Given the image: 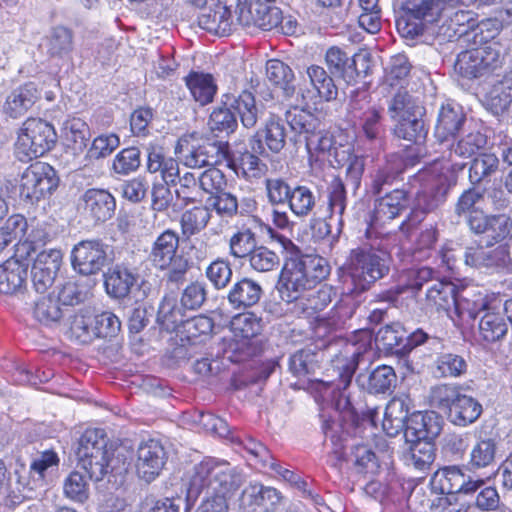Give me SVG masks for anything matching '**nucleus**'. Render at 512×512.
<instances>
[{"mask_svg": "<svg viewBox=\"0 0 512 512\" xmlns=\"http://www.w3.org/2000/svg\"><path fill=\"white\" fill-rule=\"evenodd\" d=\"M243 481L240 471L227 461L207 458L194 466L188 494L197 497L206 490L197 512H230V502Z\"/></svg>", "mask_w": 512, "mask_h": 512, "instance_id": "obj_1", "label": "nucleus"}, {"mask_svg": "<svg viewBox=\"0 0 512 512\" xmlns=\"http://www.w3.org/2000/svg\"><path fill=\"white\" fill-rule=\"evenodd\" d=\"M79 465L90 479L102 480L108 473H122L126 470V457L112 444L101 429H87L79 440L77 449Z\"/></svg>", "mask_w": 512, "mask_h": 512, "instance_id": "obj_2", "label": "nucleus"}, {"mask_svg": "<svg viewBox=\"0 0 512 512\" xmlns=\"http://www.w3.org/2000/svg\"><path fill=\"white\" fill-rule=\"evenodd\" d=\"M463 169L462 164L439 167L433 162L429 168L419 171L413 178V185L419 184L412 210L426 214L442 205L450 186L455 182V174Z\"/></svg>", "mask_w": 512, "mask_h": 512, "instance_id": "obj_3", "label": "nucleus"}, {"mask_svg": "<svg viewBox=\"0 0 512 512\" xmlns=\"http://www.w3.org/2000/svg\"><path fill=\"white\" fill-rule=\"evenodd\" d=\"M341 280L355 290H366L388 272L386 260L371 248L353 249L340 268Z\"/></svg>", "mask_w": 512, "mask_h": 512, "instance_id": "obj_4", "label": "nucleus"}, {"mask_svg": "<svg viewBox=\"0 0 512 512\" xmlns=\"http://www.w3.org/2000/svg\"><path fill=\"white\" fill-rule=\"evenodd\" d=\"M286 122L291 130L304 137L305 146L309 153H327L335 160V152L346 149L336 138L321 129V121L311 112L294 107L286 112Z\"/></svg>", "mask_w": 512, "mask_h": 512, "instance_id": "obj_5", "label": "nucleus"}, {"mask_svg": "<svg viewBox=\"0 0 512 512\" xmlns=\"http://www.w3.org/2000/svg\"><path fill=\"white\" fill-rule=\"evenodd\" d=\"M56 140L52 124L40 118H29L18 132L15 152L20 161L27 162L51 150Z\"/></svg>", "mask_w": 512, "mask_h": 512, "instance_id": "obj_6", "label": "nucleus"}, {"mask_svg": "<svg viewBox=\"0 0 512 512\" xmlns=\"http://www.w3.org/2000/svg\"><path fill=\"white\" fill-rule=\"evenodd\" d=\"M120 329L119 318L110 311L95 314L90 309H81L70 323L71 337L81 344H88L95 338L115 337Z\"/></svg>", "mask_w": 512, "mask_h": 512, "instance_id": "obj_7", "label": "nucleus"}, {"mask_svg": "<svg viewBox=\"0 0 512 512\" xmlns=\"http://www.w3.org/2000/svg\"><path fill=\"white\" fill-rule=\"evenodd\" d=\"M179 240L176 231L166 229L156 237L148 253V259L156 269H169L171 281H178L188 268L187 262L177 255Z\"/></svg>", "mask_w": 512, "mask_h": 512, "instance_id": "obj_8", "label": "nucleus"}, {"mask_svg": "<svg viewBox=\"0 0 512 512\" xmlns=\"http://www.w3.org/2000/svg\"><path fill=\"white\" fill-rule=\"evenodd\" d=\"M501 64V52L497 43L461 52L454 69L464 78L473 79L496 69Z\"/></svg>", "mask_w": 512, "mask_h": 512, "instance_id": "obj_9", "label": "nucleus"}, {"mask_svg": "<svg viewBox=\"0 0 512 512\" xmlns=\"http://www.w3.org/2000/svg\"><path fill=\"white\" fill-rule=\"evenodd\" d=\"M59 179L55 169L47 163L36 162L23 172L20 195L30 203L49 197L57 188Z\"/></svg>", "mask_w": 512, "mask_h": 512, "instance_id": "obj_10", "label": "nucleus"}, {"mask_svg": "<svg viewBox=\"0 0 512 512\" xmlns=\"http://www.w3.org/2000/svg\"><path fill=\"white\" fill-rule=\"evenodd\" d=\"M353 346H348L345 351L337 355L332 360V370L338 376L337 380L331 382L333 391L337 390L338 395L335 398V408L341 412H353V405L350 396L347 393L352 377L357 369L361 353L353 349Z\"/></svg>", "mask_w": 512, "mask_h": 512, "instance_id": "obj_11", "label": "nucleus"}, {"mask_svg": "<svg viewBox=\"0 0 512 512\" xmlns=\"http://www.w3.org/2000/svg\"><path fill=\"white\" fill-rule=\"evenodd\" d=\"M348 111L351 119L358 122L368 140H379L383 133L381 123L382 108L370 103L367 91H356L351 95Z\"/></svg>", "mask_w": 512, "mask_h": 512, "instance_id": "obj_12", "label": "nucleus"}, {"mask_svg": "<svg viewBox=\"0 0 512 512\" xmlns=\"http://www.w3.org/2000/svg\"><path fill=\"white\" fill-rule=\"evenodd\" d=\"M107 246L100 240H83L71 251V264L82 275H94L108 263Z\"/></svg>", "mask_w": 512, "mask_h": 512, "instance_id": "obj_13", "label": "nucleus"}, {"mask_svg": "<svg viewBox=\"0 0 512 512\" xmlns=\"http://www.w3.org/2000/svg\"><path fill=\"white\" fill-rule=\"evenodd\" d=\"M166 462V452L160 441L149 439L137 449L135 469L137 475L147 483L159 476Z\"/></svg>", "mask_w": 512, "mask_h": 512, "instance_id": "obj_14", "label": "nucleus"}, {"mask_svg": "<svg viewBox=\"0 0 512 512\" xmlns=\"http://www.w3.org/2000/svg\"><path fill=\"white\" fill-rule=\"evenodd\" d=\"M281 298L287 303L301 298L308 290L314 288L300 259H289L285 262L280 275Z\"/></svg>", "mask_w": 512, "mask_h": 512, "instance_id": "obj_15", "label": "nucleus"}, {"mask_svg": "<svg viewBox=\"0 0 512 512\" xmlns=\"http://www.w3.org/2000/svg\"><path fill=\"white\" fill-rule=\"evenodd\" d=\"M281 502L279 491L257 483L247 486L241 495V505L247 512H275Z\"/></svg>", "mask_w": 512, "mask_h": 512, "instance_id": "obj_16", "label": "nucleus"}, {"mask_svg": "<svg viewBox=\"0 0 512 512\" xmlns=\"http://www.w3.org/2000/svg\"><path fill=\"white\" fill-rule=\"evenodd\" d=\"M442 430V418L433 411L414 412L410 415L405 438L408 442L434 440Z\"/></svg>", "mask_w": 512, "mask_h": 512, "instance_id": "obj_17", "label": "nucleus"}, {"mask_svg": "<svg viewBox=\"0 0 512 512\" xmlns=\"http://www.w3.org/2000/svg\"><path fill=\"white\" fill-rule=\"evenodd\" d=\"M435 481L438 482L441 493L455 496L457 493H473L484 485L481 479L472 480L456 466L446 467L436 473Z\"/></svg>", "mask_w": 512, "mask_h": 512, "instance_id": "obj_18", "label": "nucleus"}, {"mask_svg": "<svg viewBox=\"0 0 512 512\" xmlns=\"http://www.w3.org/2000/svg\"><path fill=\"white\" fill-rule=\"evenodd\" d=\"M478 330L481 338L491 343L500 341L506 336L508 323L501 300L492 301L490 310L480 317Z\"/></svg>", "mask_w": 512, "mask_h": 512, "instance_id": "obj_19", "label": "nucleus"}, {"mask_svg": "<svg viewBox=\"0 0 512 512\" xmlns=\"http://www.w3.org/2000/svg\"><path fill=\"white\" fill-rule=\"evenodd\" d=\"M83 212L94 222H105L115 210V199L106 190L88 189L82 196Z\"/></svg>", "mask_w": 512, "mask_h": 512, "instance_id": "obj_20", "label": "nucleus"}, {"mask_svg": "<svg viewBox=\"0 0 512 512\" xmlns=\"http://www.w3.org/2000/svg\"><path fill=\"white\" fill-rule=\"evenodd\" d=\"M212 207L218 216L232 219L237 215L245 216L256 210L257 203L252 197L240 199L231 192H219L212 196Z\"/></svg>", "mask_w": 512, "mask_h": 512, "instance_id": "obj_21", "label": "nucleus"}, {"mask_svg": "<svg viewBox=\"0 0 512 512\" xmlns=\"http://www.w3.org/2000/svg\"><path fill=\"white\" fill-rule=\"evenodd\" d=\"M276 0H251L248 15L250 16L247 23L242 26H257L262 30L270 31L278 28L283 20L282 11L274 6Z\"/></svg>", "mask_w": 512, "mask_h": 512, "instance_id": "obj_22", "label": "nucleus"}, {"mask_svg": "<svg viewBox=\"0 0 512 512\" xmlns=\"http://www.w3.org/2000/svg\"><path fill=\"white\" fill-rule=\"evenodd\" d=\"M262 294L263 289L257 281L243 277L231 286L227 300L235 309H246L257 304Z\"/></svg>", "mask_w": 512, "mask_h": 512, "instance_id": "obj_23", "label": "nucleus"}, {"mask_svg": "<svg viewBox=\"0 0 512 512\" xmlns=\"http://www.w3.org/2000/svg\"><path fill=\"white\" fill-rule=\"evenodd\" d=\"M408 207V198L404 190L396 189L375 202L373 222L383 225L393 220Z\"/></svg>", "mask_w": 512, "mask_h": 512, "instance_id": "obj_24", "label": "nucleus"}, {"mask_svg": "<svg viewBox=\"0 0 512 512\" xmlns=\"http://www.w3.org/2000/svg\"><path fill=\"white\" fill-rule=\"evenodd\" d=\"M40 95L33 83H27L13 90L6 98L3 105V112L17 119L27 113V111L36 103Z\"/></svg>", "mask_w": 512, "mask_h": 512, "instance_id": "obj_25", "label": "nucleus"}, {"mask_svg": "<svg viewBox=\"0 0 512 512\" xmlns=\"http://www.w3.org/2000/svg\"><path fill=\"white\" fill-rule=\"evenodd\" d=\"M409 414V399L407 397H394L386 405L382 428L390 437L398 435L406 429Z\"/></svg>", "mask_w": 512, "mask_h": 512, "instance_id": "obj_26", "label": "nucleus"}, {"mask_svg": "<svg viewBox=\"0 0 512 512\" xmlns=\"http://www.w3.org/2000/svg\"><path fill=\"white\" fill-rule=\"evenodd\" d=\"M358 57L350 58L340 47L332 46L326 51L325 63L332 75L341 77L345 82L351 83L359 75L356 68Z\"/></svg>", "mask_w": 512, "mask_h": 512, "instance_id": "obj_27", "label": "nucleus"}, {"mask_svg": "<svg viewBox=\"0 0 512 512\" xmlns=\"http://www.w3.org/2000/svg\"><path fill=\"white\" fill-rule=\"evenodd\" d=\"M27 267L18 259L11 258L0 265V294L20 292L26 284Z\"/></svg>", "mask_w": 512, "mask_h": 512, "instance_id": "obj_28", "label": "nucleus"}, {"mask_svg": "<svg viewBox=\"0 0 512 512\" xmlns=\"http://www.w3.org/2000/svg\"><path fill=\"white\" fill-rule=\"evenodd\" d=\"M487 143L486 136L479 131L470 132L463 136L454 146L449 150L448 157H442V159H435L433 162H438L439 167L445 165L460 164L455 161V157L470 158L475 155L480 149H482ZM463 168L464 163H461Z\"/></svg>", "mask_w": 512, "mask_h": 512, "instance_id": "obj_29", "label": "nucleus"}, {"mask_svg": "<svg viewBox=\"0 0 512 512\" xmlns=\"http://www.w3.org/2000/svg\"><path fill=\"white\" fill-rule=\"evenodd\" d=\"M465 121V115L459 106L442 105L435 126V137L443 144L453 137Z\"/></svg>", "mask_w": 512, "mask_h": 512, "instance_id": "obj_30", "label": "nucleus"}, {"mask_svg": "<svg viewBox=\"0 0 512 512\" xmlns=\"http://www.w3.org/2000/svg\"><path fill=\"white\" fill-rule=\"evenodd\" d=\"M456 301V287L450 282L435 280L425 293V306L430 310H448Z\"/></svg>", "mask_w": 512, "mask_h": 512, "instance_id": "obj_31", "label": "nucleus"}, {"mask_svg": "<svg viewBox=\"0 0 512 512\" xmlns=\"http://www.w3.org/2000/svg\"><path fill=\"white\" fill-rule=\"evenodd\" d=\"M225 97L223 104L238 113L244 127L253 128L260 114L254 95L249 91H242L238 96L226 95Z\"/></svg>", "mask_w": 512, "mask_h": 512, "instance_id": "obj_32", "label": "nucleus"}, {"mask_svg": "<svg viewBox=\"0 0 512 512\" xmlns=\"http://www.w3.org/2000/svg\"><path fill=\"white\" fill-rule=\"evenodd\" d=\"M464 257L466 265L471 267H494L505 265L509 260V253L502 245L494 249L477 247L468 248Z\"/></svg>", "mask_w": 512, "mask_h": 512, "instance_id": "obj_33", "label": "nucleus"}, {"mask_svg": "<svg viewBox=\"0 0 512 512\" xmlns=\"http://www.w3.org/2000/svg\"><path fill=\"white\" fill-rule=\"evenodd\" d=\"M61 137L64 145L74 154L83 152L90 138L89 126L80 118L68 119L64 122Z\"/></svg>", "mask_w": 512, "mask_h": 512, "instance_id": "obj_34", "label": "nucleus"}, {"mask_svg": "<svg viewBox=\"0 0 512 512\" xmlns=\"http://www.w3.org/2000/svg\"><path fill=\"white\" fill-rule=\"evenodd\" d=\"M223 156L221 145L215 142H206L192 147L182 155V161L189 168H201L216 164Z\"/></svg>", "mask_w": 512, "mask_h": 512, "instance_id": "obj_35", "label": "nucleus"}, {"mask_svg": "<svg viewBox=\"0 0 512 512\" xmlns=\"http://www.w3.org/2000/svg\"><path fill=\"white\" fill-rule=\"evenodd\" d=\"M482 414V405L473 397L460 394L451 407L449 418L452 423L465 427L474 423Z\"/></svg>", "mask_w": 512, "mask_h": 512, "instance_id": "obj_36", "label": "nucleus"}, {"mask_svg": "<svg viewBox=\"0 0 512 512\" xmlns=\"http://www.w3.org/2000/svg\"><path fill=\"white\" fill-rule=\"evenodd\" d=\"M396 374L391 366L380 365L368 375H359V384L370 393H385L396 383Z\"/></svg>", "mask_w": 512, "mask_h": 512, "instance_id": "obj_37", "label": "nucleus"}, {"mask_svg": "<svg viewBox=\"0 0 512 512\" xmlns=\"http://www.w3.org/2000/svg\"><path fill=\"white\" fill-rule=\"evenodd\" d=\"M236 18L229 12L217 6V3H211V9L199 17V25L218 35H227L231 32Z\"/></svg>", "mask_w": 512, "mask_h": 512, "instance_id": "obj_38", "label": "nucleus"}, {"mask_svg": "<svg viewBox=\"0 0 512 512\" xmlns=\"http://www.w3.org/2000/svg\"><path fill=\"white\" fill-rule=\"evenodd\" d=\"M135 283V275L127 268L120 266L110 269L104 281L107 293L115 298L127 296Z\"/></svg>", "mask_w": 512, "mask_h": 512, "instance_id": "obj_39", "label": "nucleus"}, {"mask_svg": "<svg viewBox=\"0 0 512 512\" xmlns=\"http://www.w3.org/2000/svg\"><path fill=\"white\" fill-rule=\"evenodd\" d=\"M185 82L195 101L201 105L212 102L217 86L210 74L192 72L185 78Z\"/></svg>", "mask_w": 512, "mask_h": 512, "instance_id": "obj_40", "label": "nucleus"}, {"mask_svg": "<svg viewBox=\"0 0 512 512\" xmlns=\"http://www.w3.org/2000/svg\"><path fill=\"white\" fill-rule=\"evenodd\" d=\"M335 162L345 166L346 180L349 181L354 190L360 186L361 178L365 169V159L351 153V147L335 152Z\"/></svg>", "mask_w": 512, "mask_h": 512, "instance_id": "obj_41", "label": "nucleus"}, {"mask_svg": "<svg viewBox=\"0 0 512 512\" xmlns=\"http://www.w3.org/2000/svg\"><path fill=\"white\" fill-rule=\"evenodd\" d=\"M266 76L270 83L283 90L286 97L294 94V73L284 62L277 59L269 60L266 64Z\"/></svg>", "mask_w": 512, "mask_h": 512, "instance_id": "obj_42", "label": "nucleus"}, {"mask_svg": "<svg viewBox=\"0 0 512 512\" xmlns=\"http://www.w3.org/2000/svg\"><path fill=\"white\" fill-rule=\"evenodd\" d=\"M306 76L319 97L325 101L335 100L338 89L331 76L319 65H311L306 69Z\"/></svg>", "mask_w": 512, "mask_h": 512, "instance_id": "obj_43", "label": "nucleus"}, {"mask_svg": "<svg viewBox=\"0 0 512 512\" xmlns=\"http://www.w3.org/2000/svg\"><path fill=\"white\" fill-rule=\"evenodd\" d=\"M260 133L272 152L279 153L285 147L287 133L284 122L279 116L271 113Z\"/></svg>", "mask_w": 512, "mask_h": 512, "instance_id": "obj_44", "label": "nucleus"}, {"mask_svg": "<svg viewBox=\"0 0 512 512\" xmlns=\"http://www.w3.org/2000/svg\"><path fill=\"white\" fill-rule=\"evenodd\" d=\"M211 218L209 208L195 206L184 211L180 218L181 232L185 237H191L203 230Z\"/></svg>", "mask_w": 512, "mask_h": 512, "instance_id": "obj_45", "label": "nucleus"}, {"mask_svg": "<svg viewBox=\"0 0 512 512\" xmlns=\"http://www.w3.org/2000/svg\"><path fill=\"white\" fill-rule=\"evenodd\" d=\"M288 207L298 218L308 217L316 207V196L307 186L297 185L293 188Z\"/></svg>", "mask_w": 512, "mask_h": 512, "instance_id": "obj_46", "label": "nucleus"}, {"mask_svg": "<svg viewBox=\"0 0 512 512\" xmlns=\"http://www.w3.org/2000/svg\"><path fill=\"white\" fill-rule=\"evenodd\" d=\"M231 331L236 339L249 340L262 331V320L253 313L238 314L231 320Z\"/></svg>", "mask_w": 512, "mask_h": 512, "instance_id": "obj_47", "label": "nucleus"}, {"mask_svg": "<svg viewBox=\"0 0 512 512\" xmlns=\"http://www.w3.org/2000/svg\"><path fill=\"white\" fill-rule=\"evenodd\" d=\"M410 451L406 456L408 466H412L419 471H425L430 468L434 462V446L431 441L411 442Z\"/></svg>", "mask_w": 512, "mask_h": 512, "instance_id": "obj_48", "label": "nucleus"}, {"mask_svg": "<svg viewBox=\"0 0 512 512\" xmlns=\"http://www.w3.org/2000/svg\"><path fill=\"white\" fill-rule=\"evenodd\" d=\"M34 317L41 323L49 325L57 322L63 315L59 302L52 298L51 294H40L34 300Z\"/></svg>", "mask_w": 512, "mask_h": 512, "instance_id": "obj_49", "label": "nucleus"}, {"mask_svg": "<svg viewBox=\"0 0 512 512\" xmlns=\"http://www.w3.org/2000/svg\"><path fill=\"white\" fill-rule=\"evenodd\" d=\"M158 320L167 329H175L186 322L185 308L178 306L173 296H165L158 309Z\"/></svg>", "mask_w": 512, "mask_h": 512, "instance_id": "obj_50", "label": "nucleus"}, {"mask_svg": "<svg viewBox=\"0 0 512 512\" xmlns=\"http://www.w3.org/2000/svg\"><path fill=\"white\" fill-rule=\"evenodd\" d=\"M423 113H417V116H406L397 119L398 123L395 127V135L398 138L417 143L422 140L426 131L424 129V122L422 120Z\"/></svg>", "mask_w": 512, "mask_h": 512, "instance_id": "obj_51", "label": "nucleus"}, {"mask_svg": "<svg viewBox=\"0 0 512 512\" xmlns=\"http://www.w3.org/2000/svg\"><path fill=\"white\" fill-rule=\"evenodd\" d=\"M499 165L497 156L493 153H482L475 157L469 169V179L472 184H478L494 174Z\"/></svg>", "mask_w": 512, "mask_h": 512, "instance_id": "obj_52", "label": "nucleus"}, {"mask_svg": "<svg viewBox=\"0 0 512 512\" xmlns=\"http://www.w3.org/2000/svg\"><path fill=\"white\" fill-rule=\"evenodd\" d=\"M502 24L498 18H487L480 21L476 27L466 36L478 47L488 46L502 30Z\"/></svg>", "mask_w": 512, "mask_h": 512, "instance_id": "obj_53", "label": "nucleus"}, {"mask_svg": "<svg viewBox=\"0 0 512 512\" xmlns=\"http://www.w3.org/2000/svg\"><path fill=\"white\" fill-rule=\"evenodd\" d=\"M229 254L236 258L249 256L256 247L255 234L250 228H242L235 232L228 241Z\"/></svg>", "mask_w": 512, "mask_h": 512, "instance_id": "obj_54", "label": "nucleus"}, {"mask_svg": "<svg viewBox=\"0 0 512 512\" xmlns=\"http://www.w3.org/2000/svg\"><path fill=\"white\" fill-rule=\"evenodd\" d=\"M495 299H488L485 295L478 293L473 298H466L457 295V301L454 305L460 315L467 314L469 318L475 319L482 316L487 310H490L492 301Z\"/></svg>", "mask_w": 512, "mask_h": 512, "instance_id": "obj_55", "label": "nucleus"}, {"mask_svg": "<svg viewBox=\"0 0 512 512\" xmlns=\"http://www.w3.org/2000/svg\"><path fill=\"white\" fill-rule=\"evenodd\" d=\"M497 446L492 438L482 439L476 442L470 452L469 464L474 468H485L495 461Z\"/></svg>", "mask_w": 512, "mask_h": 512, "instance_id": "obj_56", "label": "nucleus"}, {"mask_svg": "<svg viewBox=\"0 0 512 512\" xmlns=\"http://www.w3.org/2000/svg\"><path fill=\"white\" fill-rule=\"evenodd\" d=\"M388 111L391 118L400 119L406 116H417V113H423V107L420 106L406 91H399L391 100Z\"/></svg>", "mask_w": 512, "mask_h": 512, "instance_id": "obj_57", "label": "nucleus"}, {"mask_svg": "<svg viewBox=\"0 0 512 512\" xmlns=\"http://www.w3.org/2000/svg\"><path fill=\"white\" fill-rule=\"evenodd\" d=\"M73 34L66 27H55L48 38L47 51L51 56L63 57L72 51Z\"/></svg>", "mask_w": 512, "mask_h": 512, "instance_id": "obj_58", "label": "nucleus"}, {"mask_svg": "<svg viewBox=\"0 0 512 512\" xmlns=\"http://www.w3.org/2000/svg\"><path fill=\"white\" fill-rule=\"evenodd\" d=\"M229 106L215 108L209 118L208 125L211 131L218 134H230L237 128V119Z\"/></svg>", "mask_w": 512, "mask_h": 512, "instance_id": "obj_59", "label": "nucleus"}, {"mask_svg": "<svg viewBox=\"0 0 512 512\" xmlns=\"http://www.w3.org/2000/svg\"><path fill=\"white\" fill-rule=\"evenodd\" d=\"M250 267L261 273L270 272L280 265L279 256L265 246L255 247L249 255Z\"/></svg>", "mask_w": 512, "mask_h": 512, "instance_id": "obj_60", "label": "nucleus"}, {"mask_svg": "<svg viewBox=\"0 0 512 512\" xmlns=\"http://www.w3.org/2000/svg\"><path fill=\"white\" fill-rule=\"evenodd\" d=\"M318 368V355L310 349L298 351L290 358V370L298 377L313 374Z\"/></svg>", "mask_w": 512, "mask_h": 512, "instance_id": "obj_61", "label": "nucleus"}, {"mask_svg": "<svg viewBox=\"0 0 512 512\" xmlns=\"http://www.w3.org/2000/svg\"><path fill=\"white\" fill-rule=\"evenodd\" d=\"M64 494L74 502L84 503L89 497V486L85 477L79 472H72L65 479Z\"/></svg>", "mask_w": 512, "mask_h": 512, "instance_id": "obj_62", "label": "nucleus"}, {"mask_svg": "<svg viewBox=\"0 0 512 512\" xmlns=\"http://www.w3.org/2000/svg\"><path fill=\"white\" fill-rule=\"evenodd\" d=\"M27 227V221L22 215L15 214L10 216L0 227V243L5 248L13 240L21 239Z\"/></svg>", "mask_w": 512, "mask_h": 512, "instance_id": "obj_63", "label": "nucleus"}, {"mask_svg": "<svg viewBox=\"0 0 512 512\" xmlns=\"http://www.w3.org/2000/svg\"><path fill=\"white\" fill-rule=\"evenodd\" d=\"M512 230L510 218L504 214L490 215L484 232L490 244L501 242L508 237Z\"/></svg>", "mask_w": 512, "mask_h": 512, "instance_id": "obj_64", "label": "nucleus"}]
</instances>
